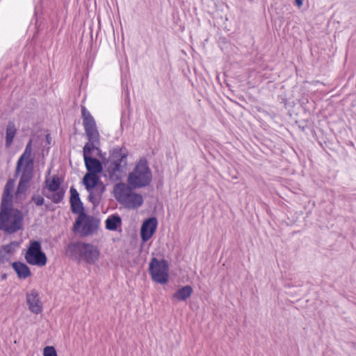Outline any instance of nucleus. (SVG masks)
Here are the masks:
<instances>
[{
	"label": "nucleus",
	"mask_w": 356,
	"mask_h": 356,
	"mask_svg": "<svg viewBox=\"0 0 356 356\" xmlns=\"http://www.w3.org/2000/svg\"><path fill=\"white\" fill-rule=\"evenodd\" d=\"M127 152L121 148H115L105 163L106 172L113 181L120 180L126 169Z\"/></svg>",
	"instance_id": "nucleus-1"
},
{
	"label": "nucleus",
	"mask_w": 356,
	"mask_h": 356,
	"mask_svg": "<svg viewBox=\"0 0 356 356\" xmlns=\"http://www.w3.org/2000/svg\"><path fill=\"white\" fill-rule=\"evenodd\" d=\"M66 252L76 259L90 264L95 263L99 257V250L97 246L83 242L70 243L67 247Z\"/></svg>",
	"instance_id": "nucleus-2"
},
{
	"label": "nucleus",
	"mask_w": 356,
	"mask_h": 356,
	"mask_svg": "<svg viewBox=\"0 0 356 356\" xmlns=\"http://www.w3.org/2000/svg\"><path fill=\"white\" fill-rule=\"evenodd\" d=\"M24 214L18 209L0 210V230L14 234L23 227Z\"/></svg>",
	"instance_id": "nucleus-3"
},
{
	"label": "nucleus",
	"mask_w": 356,
	"mask_h": 356,
	"mask_svg": "<svg viewBox=\"0 0 356 356\" xmlns=\"http://www.w3.org/2000/svg\"><path fill=\"white\" fill-rule=\"evenodd\" d=\"M152 174L145 159H140L127 177V184L134 188H144L152 182Z\"/></svg>",
	"instance_id": "nucleus-4"
},
{
	"label": "nucleus",
	"mask_w": 356,
	"mask_h": 356,
	"mask_svg": "<svg viewBox=\"0 0 356 356\" xmlns=\"http://www.w3.org/2000/svg\"><path fill=\"white\" fill-rule=\"evenodd\" d=\"M134 188L128 184L120 183L114 188L115 197L118 201L129 209H136L143 203L140 194L134 191Z\"/></svg>",
	"instance_id": "nucleus-5"
},
{
	"label": "nucleus",
	"mask_w": 356,
	"mask_h": 356,
	"mask_svg": "<svg viewBox=\"0 0 356 356\" xmlns=\"http://www.w3.org/2000/svg\"><path fill=\"white\" fill-rule=\"evenodd\" d=\"M83 183L89 192V201L94 205H97L105 190V186L99 180V176L95 173L87 172L83 177Z\"/></svg>",
	"instance_id": "nucleus-6"
},
{
	"label": "nucleus",
	"mask_w": 356,
	"mask_h": 356,
	"mask_svg": "<svg viewBox=\"0 0 356 356\" xmlns=\"http://www.w3.org/2000/svg\"><path fill=\"white\" fill-rule=\"evenodd\" d=\"M99 226V220L83 213H80L77 217L74 224V230L83 237L93 235L96 233Z\"/></svg>",
	"instance_id": "nucleus-7"
},
{
	"label": "nucleus",
	"mask_w": 356,
	"mask_h": 356,
	"mask_svg": "<svg viewBox=\"0 0 356 356\" xmlns=\"http://www.w3.org/2000/svg\"><path fill=\"white\" fill-rule=\"evenodd\" d=\"M168 264L165 259L153 258L149 266V273L153 281L159 284H165L168 281Z\"/></svg>",
	"instance_id": "nucleus-8"
},
{
	"label": "nucleus",
	"mask_w": 356,
	"mask_h": 356,
	"mask_svg": "<svg viewBox=\"0 0 356 356\" xmlns=\"http://www.w3.org/2000/svg\"><path fill=\"white\" fill-rule=\"evenodd\" d=\"M25 259L31 265L43 266L47 264V257L42 251L41 244L39 241H33L30 243Z\"/></svg>",
	"instance_id": "nucleus-9"
},
{
	"label": "nucleus",
	"mask_w": 356,
	"mask_h": 356,
	"mask_svg": "<svg viewBox=\"0 0 356 356\" xmlns=\"http://www.w3.org/2000/svg\"><path fill=\"white\" fill-rule=\"evenodd\" d=\"M33 161H24L22 163L21 168L17 170L16 165L15 174L21 173L20 180L19 181L16 194H24L28 188V185L33 177Z\"/></svg>",
	"instance_id": "nucleus-10"
},
{
	"label": "nucleus",
	"mask_w": 356,
	"mask_h": 356,
	"mask_svg": "<svg viewBox=\"0 0 356 356\" xmlns=\"http://www.w3.org/2000/svg\"><path fill=\"white\" fill-rule=\"evenodd\" d=\"M81 111L83 125L88 138L99 139V134L97 131L95 119L86 108H82Z\"/></svg>",
	"instance_id": "nucleus-11"
},
{
	"label": "nucleus",
	"mask_w": 356,
	"mask_h": 356,
	"mask_svg": "<svg viewBox=\"0 0 356 356\" xmlns=\"http://www.w3.org/2000/svg\"><path fill=\"white\" fill-rule=\"evenodd\" d=\"M26 302L31 312L38 314L42 312V306L37 291L32 290L26 294Z\"/></svg>",
	"instance_id": "nucleus-12"
},
{
	"label": "nucleus",
	"mask_w": 356,
	"mask_h": 356,
	"mask_svg": "<svg viewBox=\"0 0 356 356\" xmlns=\"http://www.w3.org/2000/svg\"><path fill=\"white\" fill-rule=\"evenodd\" d=\"M157 226V220L155 218H151L145 220L141 227L140 235L143 241L149 240L154 232Z\"/></svg>",
	"instance_id": "nucleus-13"
},
{
	"label": "nucleus",
	"mask_w": 356,
	"mask_h": 356,
	"mask_svg": "<svg viewBox=\"0 0 356 356\" xmlns=\"http://www.w3.org/2000/svg\"><path fill=\"white\" fill-rule=\"evenodd\" d=\"M70 204L72 213L79 215L84 213L83 206L79 198V195L74 188H70Z\"/></svg>",
	"instance_id": "nucleus-14"
},
{
	"label": "nucleus",
	"mask_w": 356,
	"mask_h": 356,
	"mask_svg": "<svg viewBox=\"0 0 356 356\" xmlns=\"http://www.w3.org/2000/svg\"><path fill=\"white\" fill-rule=\"evenodd\" d=\"M83 159L88 172L97 175L102 171V165L98 159L92 157H86Z\"/></svg>",
	"instance_id": "nucleus-15"
},
{
	"label": "nucleus",
	"mask_w": 356,
	"mask_h": 356,
	"mask_svg": "<svg viewBox=\"0 0 356 356\" xmlns=\"http://www.w3.org/2000/svg\"><path fill=\"white\" fill-rule=\"evenodd\" d=\"M12 266L17 276L21 279H26L31 275L29 268L24 263L19 261L13 262Z\"/></svg>",
	"instance_id": "nucleus-16"
},
{
	"label": "nucleus",
	"mask_w": 356,
	"mask_h": 356,
	"mask_svg": "<svg viewBox=\"0 0 356 356\" xmlns=\"http://www.w3.org/2000/svg\"><path fill=\"white\" fill-rule=\"evenodd\" d=\"M88 142L86 143L83 149V159L86 157H91V154L93 150H99V146L100 145L99 139H92L88 138Z\"/></svg>",
	"instance_id": "nucleus-17"
},
{
	"label": "nucleus",
	"mask_w": 356,
	"mask_h": 356,
	"mask_svg": "<svg viewBox=\"0 0 356 356\" xmlns=\"http://www.w3.org/2000/svg\"><path fill=\"white\" fill-rule=\"evenodd\" d=\"M32 154V140H30L26 144L23 154L20 156L17 161V170L21 168L22 163L24 161H33L31 158Z\"/></svg>",
	"instance_id": "nucleus-18"
},
{
	"label": "nucleus",
	"mask_w": 356,
	"mask_h": 356,
	"mask_svg": "<svg viewBox=\"0 0 356 356\" xmlns=\"http://www.w3.org/2000/svg\"><path fill=\"white\" fill-rule=\"evenodd\" d=\"M192 293L193 289L191 286H184L174 293L173 298L178 301H185L191 296Z\"/></svg>",
	"instance_id": "nucleus-19"
},
{
	"label": "nucleus",
	"mask_w": 356,
	"mask_h": 356,
	"mask_svg": "<svg viewBox=\"0 0 356 356\" xmlns=\"http://www.w3.org/2000/svg\"><path fill=\"white\" fill-rule=\"evenodd\" d=\"M17 132V129L13 122H9L6 127V146L9 147L15 136Z\"/></svg>",
	"instance_id": "nucleus-20"
},
{
	"label": "nucleus",
	"mask_w": 356,
	"mask_h": 356,
	"mask_svg": "<svg viewBox=\"0 0 356 356\" xmlns=\"http://www.w3.org/2000/svg\"><path fill=\"white\" fill-rule=\"evenodd\" d=\"M106 228L108 230H116L118 225L121 224V218L119 216L113 215L106 220Z\"/></svg>",
	"instance_id": "nucleus-21"
},
{
	"label": "nucleus",
	"mask_w": 356,
	"mask_h": 356,
	"mask_svg": "<svg viewBox=\"0 0 356 356\" xmlns=\"http://www.w3.org/2000/svg\"><path fill=\"white\" fill-rule=\"evenodd\" d=\"M11 209L13 207V193H3L1 197L0 210Z\"/></svg>",
	"instance_id": "nucleus-22"
},
{
	"label": "nucleus",
	"mask_w": 356,
	"mask_h": 356,
	"mask_svg": "<svg viewBox=\"0 0 356 356\" xmlns=\"http://www.w3.org/2000/svg\"><path fill=\"white\" fill-rule=\"evenodd\" d=\"M47 186L50 191H57L60 190V181L57 175L53 176L51 180H46Z\"/></svg>",
	"instance_id": "nucleus-23"
},
{
	"label": "nucleus",
	"mask_w": 356,
	"mask_h": 356,
	"mask_svg": "<svg viewBox=\"0 0 356 356\" xmlns=\"http://www.w3.org/2000/svg\"><path fill=\"white\" fill-rule=\"evenodd\" d=\"M55 193L52 195L51 200L56 203L58 204L60 202L64 197V191L63 190H58L57 191H54Z\"/></svg>",
	"instance_id": "nucleus-24"
},
{
	"label": "nucleus",
	"mask_w": 356,
	"mask_h": 356,
	"mask_svg": "<svg viewBox=\"0 0 356 356\" xmlns=\"http://www.w3.org/2000/svg\"><path fill=\"white\" fill-rule=\"evenodd\" d=\"M44 356H57L56 351L53 346H47L43 350Z\"/></svg>",
	"instance_id": "nucleus-25"
},
{
	"label": "nucleus",
	"mask_w": 356,
	"mask_h": 356,
	"mask_svg": "<svg viewBox=\"0 0 356 356\" xmlns=\"http://www.w3.org/2000/svg\"><path fill=\"white\" fill-rule=\"evenodd\" d=\"M15 186V182L13 180H8L5 185L3 193H13Z\"/></svg>",
	"instance_id": "nucleus-26"
},
{
	"label": "nucleus",
	"mask_w": 356,
	"mask_h": 356,
	"mask_svg": "<svg viewBox=\"0 0 356 356\" xmlns=\"http://www.w3.org/2000/svg\"><path fill=\"white\" fill-rule=\"evenodd\" d=\"M31 200L37 205L42 206L44 204V199L40 195H33L31 197Z\"/></svg>",
	"instance_id": "nucleus-27"
},
{
	"label": "nucleus",
	"mask_w": 356,
	"mask_h": 356,
	"mask_svg": "<svg viewBox=\"0 0 356 356\" xmlns=\"http://www.w3.org/2000/svg\"><path fill=\"white\" fill-rule=\"evenodd\" d=\"M46 140H47V143L49 144L51 142V138L49 134L46 135Z\"/></svg>",
	"instance_id": "nucleus-28"
},
{
	"label": "nucleus",
	"mask_w": 356,
	"mask_h": 356,
	"mask_svg": "<svg viewBox=\"0 0 356 356\" xmlns=\"http://www.w3.org/2000/svg\"><path fill=\"white\" fill-rule=\"evenodd\" d=\"M296 3H297V5L298 6H300L302 4V0H296Z\"/></svg>",
	"instance_id": "nucleus-29"
},
{
	"label": "nucleus",
	"mask_w": 356,
	"mask_h": 356,
	"mask_svg": "<svg viewBox=\"0 0 356 356\" xmlns=\"http://www.w3.org/2000/svg\"><path fill=\"white\" fill-rule=\"evenodd\" d=\"M10 245H6L4 247V250L7 252H8L10 251Z\"/></svg>",
	"instance_id": "nucleus-30"
}]
</instances>
